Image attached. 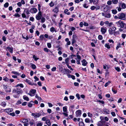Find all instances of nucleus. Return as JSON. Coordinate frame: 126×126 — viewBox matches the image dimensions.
<instances>
[{
	"instance_id": "7",
	"label": "nucleus",
	"mask_w": 126,
	"mask_h": 126,
	"mask_svg": "<svg viewBox=\"0 0 126 126\" xmlns=\"http://www.w3.org/2000/svg\"><path fill=\"white\" fill-rule=\"evenodd\" d=\"M13 110V108H9L4 109L3 111L6 112L8 114V113H9V112H12Z\"/></svg>"
},
{
	"instance_id": "49",
	"label": "nucleus",
	"mask_w": 126,
	"mask_h": 126,
	"mask_svg": "<svg viewBox=\"0 0 126 126\" xmlns=\"http://www.w3.org/2000/svg\"><path fill=\"white\" fill-rule=\"evenodd\" d=\"M12 73L15 75H17L18 76L20 75L17 72L13 71H12Z\"/></svg>"
},
{
	"instance_id": "24",
	"label": "nucleus",
	"mask_w": 126,
	"mask_h": 126,
	"mask_svg": "<svg viewBox=\"0 0 126 126\" xmlns=\"http://www.w3.org/2000/svg\"><path fill=\"white\" fill-rule=\"evenodd\" d=\"M111 16V15L110 13H108V14H105V17L107 18H110Z\"/></svg>"
},
{
	"instance_id": "36",
	"label": "nucleus",
	"mask_w": 126,
	"mask_h": 126,
	"mask_svg": "<svg viewBox=\"0 0 126 126\" xmlns=\"http://www.w3.org/2000/svg\"><path fill=\"white\" fill-rule=\"evenodd\" d=\"M114 68L117 72H119L121 71L120 68L118 67H115Z\"/></svg>"
},
{
	"instance_id": "14",
	"label": "nucleus",
	"mask_w": 126,
	"mask_h": 126,
	"mask_svg": "<svg viewBox=\"0 0 126 126\" xmlns=\"http://www.w3.org/2000/svg\"><path fill=\"white\" fill-rule=\"evenodd\" d=\"M81 62L82 63V65L83 66H86L88 63L87 62L85 59H83V60L81 61Z\"/></svg>"
},
{
	"instance_id": "5",
	"label": "nucleus",
	"mask_w": 126,
	"mask_h": 126,
	"mask_svg": "<svg viewBox=\"0 0 126 126\" xmlns=\"http://www.w3.org/2000/svg\"><path fill=\"white\" fill-rule=\"evenodd\" d=\"M111 7H110L108 5H106L104 6V11L105 12L107 11L110 12V9L111 8Z\"/></svg>"
},
{
	"instance_id": "34",
	"label": "nucleus",
	"mask_w": 126,
	"mask_h": 126,
	"mask_svg": "<svg viewBox=\"0 0 126 126\" xmlns=\"http://www.w3.org/2000/svg\"><path fill=\"white\" fill-rule=\"evenodd\" d=\"M38 113H39V114L40 115V116L42 115L43 116H44L45 114V113L43 112V110H40L39 111V112Z\"/></svg>"
},
{
	"instance_id": "50",
	"label": "nucleus",
	"mask_w": 126,
	"mask_h": 126,
	"mask_svg": "<svg viewBox=\"0 0 126 126\" xmlns=\"http://www.w3.org/2000/svg\"><path fill=\"white\" fill-rule=\"evenodd\" d=\"M1 105L2 106L5 107L6 106V104L5 102H3L1 103Z\"/></svg>"
},
{
	"instance_id": "4",
	"label": "nucleus",
	"mask_w": 126,
	"mask_h": 126,
	"mask_svg": "<svg viewBox=\"0 0 126 126\" xmlns=\"http://www.w3.org/2000/svg\"><path fill=\"white\" fill-rule=\"evenodd\" d=\"M3 86L5 92L7 93H9L11 92V89L10 86H7V85H3Z\"/></svg>"
},
{
	"instance_id": "55",
	"label": "nucleus",
	"mask_w": 126,
	"mask_h": 126,
	"mask_svg": "<svg viewBox=\"0 0 126 126\" xmlns=\"http://www.w3.org/2000/svg\"><path fill=\"white\" fill-rule=\"evenodd\" d=\"M56 47L58 48L57 49L58 50L61 51L62 50V48L60 47V46L59 45L56 46Z\"/></svg>"
},
{
	"instance_id": "47",
	"label": "nucleus",
	"mask_w": 126,
	"mask_h": 126,
	"mask_svg": "<svg viewBox=\"0 0 126 126\" xmlns=\"http://www.w3.org/2000/svg\"><path fill=\"white\" fill-rule=\"evenodd\" d=\"M49 6L51 7H53L54 5V3L52 1H51L49 4Z\"/></svg>"
},
{
	"instance_id": "9",
	"label": "nucleus",
	"mask_w": 126,
	"mask_h": 126,
	"mask_svg": "<svg viewBox=\"0 0 126 126\" xmlns=\"http://www.w3.org/2000/svg\"><path fill=\"white\" fill-rule=\"evenodd\" d=\"M76 117H78L79 116H80L81 114V111L80 110H79L76 112Z\"/></svg>"
},
{
	"instance_id": "35",
	"label": "nucleus",
	"mask_w": 126,
	"mask_h": 126,
	"mask_svg": "<svg viewBox=\"0 0 126 126\" xmlns=\"http://www.w3.org/2000/svg\"><path fill=\"white\" fill-rule=\"evenodd\" d=\"M104 112L106 113L107 114H109V110L105 109L104 110Z\"/></svg>"
},
{
	"instance_id": "19",
	"label": "nucleus",
	"mask_w": 126,
	"mask_h": 126,
	"mask_svg": "<svg viewBox=\"0 0 126 126\" xmlns=\"http://www.w3.org/2000/svg\"><path fill=\"white\" fill-rule=\"evenodd\" d=\"M63 112H65L66 113H67V107L66 106H65L63 107Z\"/></svg>"
},
{
	"instance_id": "62",
	"label": "nucleus",
	"mask_w": 126,
	"mask_h": 126,
	"mask_svg": "<svg viewBox=\"0 0 126 126\" xmlns=\"http://www.w3.org/2000/svg\"><path fill=\"white\" fill-rule=\"evenodd\" d=\"M8 114L9 115L13 116H14L15 115V113L14 112L8 113Z\"/></svg>"
},
{
	"instance_id": "41",
	"label": "nucleus",
	"mask_w": 126,
	"mask_h": 126,
	"mask_svg": "<svg viewBox=\"0 0 126 126\" xmlns=\"http://www.w3.org/2000/svg\"><path fill=\"white\" fill-rule=\"evenodd\" d=\"M112 1L113 4H116L118 2V0H112Z\"/></svg>"
},
{
	"instance_id": "46",
	"label": "nucleus",
	"mask_w": 126,
	"mask_h": 126,
	"mask_svg": "<svg viewBox=\"0 0 126 126\" xmlns=\"http://www.w3.org/2000/svg\"><path fill=\"white\" fill-rule=\"evenodd\" d=\"M72 45L74 46V44L76 42V41L75 39H72Z\"/></svg>"
},
{
	"instance_id": "54",
	"label": "nucleus",
	"mask_w": 126,
	"mask_h": 126,
	"mask_svg": "<svg viewBox=\"0 0 126 126\" xmlns=\"http://www.w3.org/2000/svg\"><path fill=\"white\" fill-rule=\"evenodd\" d=\"M76 96L77 98L78 99H80V95L79 93H77L76 94Z\"/></svg>"
},
{
	"instance_id": "17",
	"label": "nucleus",
	"mask_w": 126,
	"mask_h": 126,
	"mask_svg": "<svg viewBox=\"0 0 126 126\" xmlns=\"http://www.w3.org/2000/svg\"><path fill=\"white\" fill-rule=\"evenodd\" d=\"M52 11L54 12L55 13H57L59 11L58 8L57 7H55V8L53 9Z\"/></svg>"
},
{
	"instance_id": "11",
	"label": "nucleus",
	"mask_w": 126,
	"mask_h": 126,
	"mask_svg": "<svg viewBox=\"0 0 126 126\" xmlns=\"http://www.w3.org/2000/svg\"><path fill=\"white\" fill-rule=\"evenodd\" d=\"M121 6V8L122 9H125L126 8V4L123 2L120 3L119 6L120 7V6Z\"/></svg>"
},
{
	"instance_id": "16",
	"label": "nucleus",
	"mask_w": 126,
	"mask_h": 126,
	"mask_svg": "<svg viewBox=\"0 0 126 126\" xmlns=\"http://www.w3.org/2000/svg\"><path fill=\"white\" fill-rule=\"evenodd\" d=\"M29 124L30 125V126H35L34 121L33 120L29 122Z\"/></svg>"
},
{
	"instance_id": "63",
	"label": "nucleus",
	"mask_w": 126,
	"mask_h": 126,
	"mask_svg": "<svg viewBox=\"0 0 126 126\" xmlns=\"http://www.w3.org/2000/svg\"><path fill=\"white\" fill-rule=\"evenodd\" d=\"M47 45L48 48H50L51 47V44L50 43H48L47 44Z\"/></svg>"
},
{
	"instance_id": "28",
	"label": "nucleus",
	"mask_w": 126,
	"mask_h": 126,
	"mask_svg": "<svg viewBox=\"0 0 126 126\" xmlns=\"http://www.w3.org/2000/svg\"><path fill=\"white\" fill-rule=\"evenodd\" d=\"M112 13L114 15H115L117 13V11L116 9H112L111 10Z\"/></svg>"
},
{
	"instance_id": "22",
	"label": "nucleus",
	"mask_w": 126,
	"mask_h": 126,
	"mask_svg": "<svg viewBox=\"0 0 126 126\" xmlns=\"http://www.w3.org/2000/svg\"><path fill=\"white\" fill-rule=\"evenodd\" d=\"M29 12H30L29 11L28 8H26L24 10V12H25L27 15H28L30 14Z\"/></svg>"
},
{
	"instance_id": "10",
	"label": "nucleus",
	"mask_w": 126,
	"mask_h": 126,
	"mask_svg": "<svg viewBox=\"0 0 126 126\" xmlns=\"http://www.w3.org/2000/svg\"><path fill=\"white\" fill-rule=\"evenodd\" d=\"M37 11V10L36 8H32L30 9L29 11L32 14H34L36 13Z\"/></svg>"
},
{
	"instance_id": "37",
	"label": "nucleus",
	"mask_w": 126,
	"mask_h": 126,
	"mask_svg": "<svg viewBox=\"0 0 126 126\" xmlns=\"http://www.w3.org/2000/svg\"><path fill=\"white\" fill-rule=\"evenodd\" d=\"M33 58L34 59V60L35 61H37L39 59V58L36 57L35 55H34L33 56Z\"/></svg>"
},
{
	"instance_id": "30",
	"label": "nucleus",
	"mask_w": 126,
	"mask_h": 126,
	"mask_svg": "<svg viewBox=\"0 0 126 126\" xmlns=\"http://www.w3.org/2000/svg\"><path fill=\"white\" fill-rule=\"evenodd\" d=\"M79 126H85V124L83 121L79 122Z\"/></svg>"
},
{
	"instance_id": "59",
	"label": "nucleus",
	"mask_w": 126,
	"mask_h": 126,
	"mask_svg": "<svg viewBox=\"0 0 126 126\" xmlns=\"http://www.w3.org/2000/svg\"><path fill=\"white\" fill-rule=\"evenodd\" d=\"M99 0H94L93 3L94 4H96L98 2Z\"/></svg>"
},
{
	"instance_id": "52",
	"label": "nucleus",
	"mask_w": 126,
	"mask_h": 126,
	"mask_svg": "<svg viewBox=\"0 0 126 126\" xmlns=\"http://www.w3.org/2000/svg\"><path fill=\"white\" fill-rule=\"evenodd\" d=\"M30 92L32 94H34L36 93V90L35 89H32Z\"/></svg>"
},
{
	"instance_id": "38",
	"label": "nucleus",
	"mask_w": 126,
	"mask_h": 126,
	"mask_svg": "<svg viewBox=\"0 0 126 126\" xmlns=\"http://www.w3.org/2000/svg\"><path fill=\"white\" fill-rule=\"evenodd\" d=\"M113 87L112 88V92L114 93V94H116L117 93V91L116 90H115V89L113 88Z\"/></svg>"
},
{
	"instance_id": "61",
	"label": "nucleus",
	"mask_w": 126,
	"mask_h": 126,
	"mask_svg": "<svg viewBox=\"0 0 126 126\" xmlns=\"http://www.w3.org/2000/svg\"><path fill=\"white\" fill-rule=\"evenodd\" d=\"M85 122L86 123H89L90 122V119L88 118H86L85 119Z\"/></svg>"
},
{
	"instance_id": "3",
	"label": "nucleus",
	"mask_w": 126,
	"mask_h": 126,
	"mask_svg": "<svg viewBox=\"0 0 126 126\" xmlns=\"http://www.w3.org/2000/svg\"><path fill=\"white\" fill-rule=\"evenodd\" d=\"M116 24L117 25L118 27H120L121 28H123L125 25V23L123 21L121 20H119V21L116 22Z\"/></svg>"
},
{
	"instance_id": "48",
	"label": "nucleus",
	"mask_w": 126,
	"mask_h": 126,
	"mask_svg": "<svg viewBox=\"0 0 126 126\" xmlns=\"http://www.w3.org/2000/svg\"><path fill=\"white\" fill-rule=\"evenodd\" d=\"M69 60V58H66L65 60V63L66 64V65H67V64H68V61Z\"/></svg>"
},
{
	"instance_id": "44",
	"label": "nucleus",
	"mask_w": 126,
	"mask_h": 126,
	"mask_svg": "<svg viewBox=\"0 0 126 126\" xmlns=\"http://www.w3.org/2000/svg\"><path fill=\"white\" fill-rule=\"evenodd\" d=\"M31 67L33 69H35L36 67V65L33 64H32L31 65Z\"/></svg>"
},
{
	"instance_id": "53",
	"label": "nucleus",
	"mask_w": 126,
	"mask_h": 126,
	"mask_svg": "<svg viewBox=\"0 0 126 126\" xmlns=\"http://www.w3.org/2000/svg\"><path fill=\"white\" fill-rule=\"evenodd\" d=\"M66 65L67 66V67H68L71 70V71H72L73 70V69L72 68L71 66H69V64Z\"/></svg>"
},
{
	"instance_id": "60",
	"label": "nucleus",
	"mask_w": 126,
	"mask_h": 126,
	"mask_svg": "<svg viewBox=\"0 0 126 126\" xmlns=\"http://www.w3.org/2000/svg\"><path fill=\"white\" fill-rule=\"evenodd\" d=\"M22 103V102L20 100H18V101L16 103V105H18L21 104Z\"/></svg>"
},
{
	"instance_id": "58",
	"label": "nucleus",
	"mask_w": 126,
	"mask_h": 126,
	"mask_svg": "<svg viewBox=\"0 0 126 126\" xmlns=\"http://www.w3.org/2000/svg\"><path fill=\"white\" fill-rule=\"evenodd\" d=\"M98 38L99 40H102L103 39V37L102 35H99L98 36Z\"/></svg>"
},
{
	"instance_id": "12",
	"label": "nucleus",
	"mask_w": 126,
	"mask_h": 126,
	"mask_svg": "<svg viewBox=\"0 0 126 126\" xmlns=\"http://www.w3.org/2000/svg\"><path fill=\"white\" fill-rule=\"evenodd\" d=\"M32 115L34 116V117L37 118L39 117L40 116V115L39 113H32Z\"/></svg>"
},
{
	"instance_id": "56",
	"label": "nucleus",
	"mask_w": 126,
	"mask_h": 126,
	"mask_svg": "<svg viewBox=\"0 0 126 126\" xmlns=\"http://www.w3.org/2000/svg\"><path fill=\"white\" fill-rule=\"evenodd\" d=\"M21 16H22V17L23 18H26V16L25 15V13H24H24H23L22 14Z\"/></svg>"
},
{
	"instance_id": "33",
	"label": "nucleus",
	"mask_w": 126,
	"mask_h": 126,
	"mask_svg": "<svg viewBox=\"0 0 126 126\" xmlns=\"http://www.w3.org/2000/svg\"><path fill=\"white\" fill-rule=\"evenodd\" d=\"M50 31L51 32H53L54 31H55V32H56V30H55V29L53 27H52L50 28Z\"/></svg>"
},
{
	"instance_id": "23",
	"label": "nucleus",
	"mask_w": 126,
	"mask_h": 126,
	"mask_svg": "<svg viewBox=\"0 0 126 126\" xmlns=\"http://www.w3.org/2000/svg\"><path fill=\"white\" fill-rule=\"evenodd\" d=\"M23 99L25 100H26L27 101H28L29 100V98L27 96L25 95H24L23 96Z\"/></svg>"
},
{
	"instance_id": "43",
	"label": "nucleus",
	"mask_w": 126,
	"mask_h": 126,
	"mask_svg": "<svg viewBox=\"0 0 126 126\" xmlns=\"http://www.w3.org/2000/svg\"><path fill=\"white\" fill-rule=\"evenodd\" d=\"M121 44L120 43H118L117 46L116 47V50H117L120 47H121Z\"/></svg>"
},
{
	"instance_id": "64",
	"label": "nucleus",
	"mask_w": 126,
	"mask_h": 126,
	"mask_svg": "<svg viewBox=\"0 0 126 126\" xmlns=\"http://www.w3.org/2000/svg\"><path fill=\"white\" fill-rule=\"evenodd\" d=\"M30 20L32 22H33L34 20V19L33 17H30Z\"/></svg>"
},
{
	"instance_id": "42",
	"label": "nucleus",
	"mask_w": 126,
	"mask_h": 126,
	"mask_svg": "<svg viewBox=\"0 0 126 126\" xmlns=\"http://www.w3.org/2000/svg\"><path fill=\"white\" fill-rule=\"evenodd\" d=\"M42 123L40 121H39L37 123L36 126H42Z\"/></svg>"
},
{
	"instance_id": "18",
	"label": "nucleus",
	"mask_w": 126,
	"mask_h": 126,
	"mask_svg": "<svg viewBox=\"0 0 126 126\" xmlns=\"http://www.w3.org/2000/svg\"><path fill=\"white\" fill-rule=\"evenodd\" d=\"M34 103V102L33 101H31L30 102L28 103V107L31 108L32 107V103Z\"/></svg>"
},
{
	"instance_id": "31",
	"label": "nucleus",
	"mask_w": 126,
	"mask_h": 126,
	"mask_svg": "<svg viewBox=\"0 0 126 126\" xmlns=\"http://www.w3.org/2000/svg\"><path fill=\"white\" fill-rule=\"evenodd\" d=\"M3 80L6 82H8L9 80V79L7 77H3Z\"/></svg>"
},
{
	"instance_id": "39",
	"label": "nucleus",
	"mask_w": 126,
	"mask_h": 126,
	"mask_svg": "<svg viewBox=\"0 0 126 126\" xmlns=\"http://www.w3.org/2000/svg\"><path fill=\"white\" fill-rule=\"evenodd\" d=\"M44 50L45 51L47 52H48L49 51H50L47 47H45L44 48Z\"/></svg>"
},
{
	"instance_id": "26",
	"label": "nucleus",
	"mask_w": 126,
	"mask_h": 126,
	"mask_svg": "<svg viewBox=\"0 0 126 126\" xmlns=\"http://www.w3.org/2000/svg\"><path fill=\"white\" fill-rule=\"evenodd\" d=\"M109 44V43L106 44L105 45V47L107 48L108 49H110V47Z\"/></svg>"
},
{
	"instance_id": "6",
	"label": "nucleus",
	"mask_w": 126,
	"mask_h": 126,
	"mask_svg": "<svg viewBox=\"0 0 126 126\" xmlns=\"http://www.w3.org/2000/svg\"><path fill=\"white\" fill-rule=\"evenodd\" d=\"M20 122L24 124V126H28L29 125L28 121L27 119H24L22 120H21Z\"/></svg>"
},
{
	"instance_id": "25",
	"label": "nucleus",
	"mask_w": 126,
	"mask_h": 126,
	"mask_svg": "<svg viewBox=\"0 0 126 126\" xmlns=\"http://www.w3.org/2000/svg\"><path fill=\"white\" fill-rule=\"evenodd\" d=\"M35 17L36 19L37 20H39L41 19L42 17V16L37 15H36Z\"/></svg>"
},
{
	"instance_id": "1",
	"label": "nucleus",
	"mask_w": 126,
	"mask_h": 126,
	"mask_svg": "<svg viewBox=\"0 0 126 126\" xmlns=\"http://www.w3.org/2000/svg\"><path fill=\"white\" fill-rule=\"evenodd\" d=\"M59 70L61 72L64 74L71 73V71L68 69L64 68L63 69L62 67H59Z\"/></svg>"
},
{
	"instance_id": "13",
	"label": "nucleus",
	"mask_w": 126,
	"mask_h": 126,
	"mask_svg": "<svg viewBox=\"0 0 126 126\" xmlns=\"http://www.w3.org/2000/svg\"><path fill=\"white\" fill-rule=\"evenodd\" d=\"M6 49H7L11 53H12L13 52V48L10 47H6Z\"/></svg>"
},
{
	"instance_id": "51",
	"label": "nucleus",
	"mask_w": 126,
	"mask_h": 126,
	"mask_svg": "<svg viewBox=\"0 0 126 126\" xmlns=\"http://www.w3.org/2000/svg\"><path fill=\"white\" fill-rule=\"evenodd\" d=\"M14 16L16 17H20L21 16L19 14L16 13L14 15H13Z\"/></svg>"
},
{
	"instance_id": "21",
	"label": "nucleus",
	"mask_w": 126,
	"mask_h": 126,
	"mask_svg": "<svg viewBox=\"0 0 126 126\" xmlns=\"http://www.w3.org/2000/svg\"><path fill=\"white\" fill-rule=\"evenodd\" d=\"M46 124L48 125V126H50L51 123L50 122V121L49 119H47L46 120Z\"/></svg>"
},
{
	"instance_id": "45",
	"label": "nucleus",
	"mask_w": 126,
	"mask_h": 126,
	"mask_svg": "<svg viewBox=\"0 0 126 126\" xmlns=\"http://www.w3.org/2000/svg\"><path fill=\"white\" fill-rule=\"evenodd\" d=\"M9 5V4L8 2H6L5 3L4 5V6L5 8L7 7Z\"/></svg>"
},
{
	"instance_id": "27",
	"label": "nucleus",
	"mask_w": 126,
	"mask_h": 126,
	"mask_svg": "<svg viewBox=\"0 0 126 126\" xmlns=\"http://www.w3.org/2000/svg\"><path fill=\"white\" fill-rule=\"evenodd\" d=\"M75 108V106L74 105H72L70 107L69 110H70V108H71V111H72L73 112H74V111L73 110V109H74Z\"/></svg>"
},
{
	"instance_id": "29",
	"label": "nucleus",
	"mask_w": 126,
	"mask_h": 126,
	"mask_svg": "<svg viewBox=\"0 0 126 126\" xmlns=\"http://www.w3.org/2000/svg\"><path fill=\"white\" fill-rule=\"evenodd\" d=\"M19 86L21 88H23L24 87L23 85L21 83L17 84L16 86H15V87H17Z\"/></svg>"
},
{
	"instance_id": "57",
	"label": "nucleus",
	"mask_w": 126,
	"mask_h": 126,
	"mask_svg": "<svg viewBox=\"0 0 126 126\" xmlns=\"http://www.w3.org/2000/svg\"><path fill=\"white\" fill-rule=\"evenodd\" d=\"M96 8V7L94 6H93L91 7L90 9L92 10H94Z\"/></svg>"
},
{
	"instance_id": "40",
	"label": "nucleus",
	"mask_w": 126,
	"mask_h": 126,
	"mask_svg": "<svg viewBox=\"0 0 126 126\" xmlns=\"http://www.w3.org/2000/svg\"><path fill=\"white\" fill-rule=\"evenodd\" d=\"M41 22L42 23H43L44 22L46 21V19L44 17H41Z\"/></svg>"
},
{
	"instance_id": "20",
	"label": "nucleus",
	"mask_w": 126,
	"mask_h": 126,
	"mask_svg": "<svg viewBox=\"0 0 126 126\" xmlns=\"http://www.w3.org/2000/svg\"><path fill=\"white\" fill-rule=\"evenodd\" d=\"M108 31L109 34L110 35H112L114 34V32H113L111 29L110 28V29H109L108 30Z\"/></svg>"
},
{
	"instance_id": "2",
	"label": "nucleus",
	"mask_w": 126,
	"mask_h": 126,
	"mask_svg": "<svg viewBox=\"0 0 126 126\" xmlns=\"http://www.w3.org/2000/svg\"><path fill=\"white\" fill-rule=\"evenodd\" d=\"M118 15L119 19L123 20H125L126 19V14L121 12L119 13Z\"/></svg>"
},
{
	"instance_id": "32",
	"label": "nucleus",
	"mask_w": 126,
	"mask_h": 126,
	"mask_svg": "<svg viewBox=\"0 0 126 126\" xmlns=\"http://www.w3.org/2000/svg\"><path fill=\"white\" fill-rule=\"evenodd\" d=\"M111 83V81H109L108 82L105 83L104 85L105 87H107Z\"/></svg>"
},
{
	"instance_id": "15",
	"label": "nucleus",
	"mask_w": 126,
	"mask_h": 126,
	"mask_svg": "<svg viewBox=\"0 0 126 126\" xmlns=\"http://www.w3.org/2000/svg\"><path fill=\"white\" fill-rule=\"evenodd\" d=\"M25 81L27 82L29 85H33V82L31 81L30 80L28 79H26Z\"/></svg>"
},
{
	"instance_id": "8",
	"label": "nucleus",
	"mask_w": 126,
	"mask_h": 126,
	"mask_svg": "<svg viewBox=\"0 0 126 126\" xmlns=\"http://www.w3.org/2000/svg\"><path fill=\"white\" fill-rule=\"evenodd\" d=\"M107 29L106 27H102L101 28V32L102 34H104L106 32Z\"/></svg>"
}]
</instances>
